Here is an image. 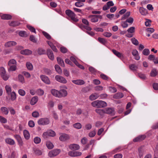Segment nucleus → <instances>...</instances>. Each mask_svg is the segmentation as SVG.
<instances>
[{
	"mask_svg": "<svg viewBox=\"0 0 158 158\" xmlns=\"http://www.w3.org/2000/svg\"><path fill=\"white\" fill-rule=\"evenodd\" d=\"M92 106L97 108H101L106 106L107 105L106 103L103 101L96 100L92 102L91 103Z\"/></svg>",
	"mask_w": 158,
	"mask_h": 158,
	"instance_id": "nucleus-1",
	"label": "nucleus"
},
{
	"mask_svg": "<svg viewBox=\"0 0 158 158\" xmlns=\"http://www.w3.org/2000/svg\"><path fill=\"white\" fill-rule=\"evenodd\" d=\"M49 123V120L48 118H43L39 119L38 123L40 125H44L48 124Z\"/></svg>",
	"mask_w": 158,
	"mask_h": 158,
	"instance_id": "nucleus-2",
	"label": "nucleus"
},
{
	"mask_svg": "<svg viewBox=\"0 0 158 158\" xmlns=\"http://www.w3.org/2000/svg\"><path fill=\"white\" fill-rule=\"evenodd\" d=\"M55 79L58 82L63 84H66L67 82V80L64 77L59 75H56L55 76Z\"/></svg>",
	"mask_w": 158,
	"mask_h": 158,
	"instance_id": "nucleus-3",
	"label": "nucleus"
},
{
	"mask_svg": "<svg viewBox=\"0 0 158 158\" xmlns=\"http://www.w3.org/2000/svg\"><path fill=\"white\" fill-rule=\"evenodd\" d=\"M60 149L53 150L50 151L48 153V156L51 157H53L58 155L60 152Z\"/></svg>",
	"mask_w": 158,
	"mask_h": 158,
	"instance_id": "nucleus-4",
	"label": "nucleus"
},
{
	"mask_svg": "<svg viewBox=\"0 0 158 158\" xmlns=\"http://www.w3.org/2000/svg\"><path fill=\"white\" fill-rule=\"evenodd\" d=\"M65 13L72 20H74L75 17V14L71 10L68 9L66 10Z\"/></svg>",
	"mask_w": 158,
	"mask_h": 158,
	"instance_id": "nucleus-5",
	"label": "nucleus"
},
{
	"mask_svg": "<svg viewBox=\"0 0 158 158\" xmlns=\"http://www.w3.org/2000/svg\"><path fill=\"white\" fill-rule=\"evenodd\" d=\"M41 80L45 83L49 85L50 84V81L48 77L45 75H40Z\"/></svg>",
	"mask_w": 158,
	"mask_h": 158,
	"instance_id": "nucleus-6",
	"label": "nucleus"
},
{
	"mask_svg": "<svg viewBox=\"0 0 158 158\" xmlns=\"http://www.w3.org/2000/svg\"><path fill=\"white\" fill-rule=\"evenodd\" d=\"M72 81L74 84L80 85H83L85 83L84 81L81 79L73 80H72Z\"/></svg>",
	"mask_w": 158,
	"mask_h": 158,
	"instance_id": "nucleus-7",
	"label": "nucleus"
},
{
	"mask_svg": "<svg viewBox=\"0 0 158 158\" xmlns=\"http://www.w3.org/2000/svg\"><path fill=\"white\" fill-rule=\"evenodd\" d=\"M105 113L106 114L114 115L115 114L114 110L113 108H106L105 109Z\"/></svg>",
	"mask_w": 158,
	"mask_h": 158,
	"instance_id": "nucleus-8",
	"label": "nucleus"
},
{
	"mask_svg": "<svg viewBox=\"0 0 158 158\" xmlns=\"http://www.w3.org/2000/svg\"><path fill=\"white\" fill-rule=\"evenodd\" d=\"M69 138V135L66 134H62L59 137L60 140L63 141H65Z\"/></svg>",
	"mask_w": 158,
	"mask_h": 158,
	"instance_id": "nucleus-9",
	"label": "nucleus"
},
{
	"mask_svg": "<svg viewBox=\"0 0 158 158\" xmlns=\"http://www.w3.org/2000/svg\"><path fill=\"white\" fill-rule=\"evenodd\" d=\"M146 136L145 135H140L134 139L133 141L134 142H139L144 140Z\"/></svg>",
	"mask_w": 158,
	"mask_h": 158,
	"instance_id": "nucleus-10",
	"label": "nucleus"
},
{
	"mask_svg": "<svg viewBox=\"0 0 158 158\" xmlns=\"http://www.w3.org/2000/svg\"><path fill=\"white\" fill-rule=\"evenodd\" d=\"M17 43L14 41H10L6 42L4 45L6 48L10 47L15 45Z\"/></svg>",
	"mask_w": 158,
	"mask_h": 158,
	"instance_id": "nucleus-11",
	"label": "nucleus"
},
{
	"mask_svg": "<svg viewBox=\"0 0 158 158\" xmlns=\"http://www.w3.org/2000/svg\"><path fill=\"white\" fill-rule=\"evenodd\" d=\"M130 15V12L129 11L126 12L122 17V20H134L133 18H128Z\"/></svg>",
	"mask_w": 158,
	"mask_h": 158,
	"instance_id": "nucleus-12",
	"label": "nucleus"
},
{
	"mask_svg": "<svg viewBox=\"0 0 158 158\" xmlns=\"http://www.w3.org/2000/svg\"><path fill=\"white\" fill-rule=\"evenodd\" d=\"M132 55L134 56L135 59L136 60H139L140 57L139 55L138 52L136 49H134L132 52Z\"/></svg>",
	"mask_w": 158,
	"mask_h": 158,
	"instance_id": "nucleus-13",
	"label": "nucleus"
},
{
	"mask_svg": "<svg viewBox=\"0 0 158 158\" xmlns=\"http://www.w3.org/2000/svg\"><path fill=\"white\" fill-rule=\"evenodd\" d=\"M69 148L71 150H78L80 148L79 146L77 144H73L69 146Z\"/></svg>",
	"mask_w": 158,
	"mask_h": 158,
	"instance_id": "nucleus-14",
	"label": "nucleus"
},
{
	"mask_svg": "<svg viewBox=\"0 0 158 158\" xmlns=\"http://www.w3.org/2000/svg\"><path fill=\"white\" fill-rule=\"evenodd\" d=\"M47 54L48 58L51 60H53L54 59V56L52 52L50 49L47 50Z\"/></svg>",
	"mask_w": 158,
	"mask_h": 158,
	"instance_id": "nucleus-15",
	"label": "nucleus"
},
{
	"mask_svg": "<svg viewBox=\"0 0 158 158\" xmlns=\"http://www.w3.org/2000/svg\"><path fill=\"white\" fill-rule=\"evenodd\" d=\"M14 137L17 140L18 144L20 146L23 145V142L21 137L19 135H14Z\"/></svg>",
	"mask_w": 158,
	"mask_h": 158,
	"instance_id": "nucleus-16",
	"label": "nucleus"
},
{
	"mask_svg": "<svg viewBox=\"0 0 158 158\" xmlns=\"http://www.w3.org/2000/svg\"><path fill=\"white\" fill-rule=\"evenodd\" d=\"M0 110L2 114L5 115H7L9 113V110L6 107H2L0 109Z\"/></svg>",
	"mask_w": 158,
	"mask_h": 158,
	"instance_id": "nucleus-17",
	"label": "nucleus"
},
{
	"mask_svg": "<svg viewBox=\"0 0 158 158\" xmlns=\"http://www.w3.org/2000/svg\"><path fill=\"white\" fill-rule=\"evenodd\" d=\"M51 92L53 96L57 97L60 98L59 91L55 89H52L51 90Z\"/></svg>",
	"mask_w": 158,
	"mask_h": 158,
	"instance_id": "nucleus-18",
	"label": "nucleus"
},
{
	"mask_svg": "<svg viewBox=\"0 0 158 158\" xmlns=\"http://www.w3.org/2000/svg\"><path fill=\"white\" fill-rule=\"evenodd\" d=\"M9 25L11 26H16L19 25L20 23L17 20H11L9 22Z\"/></svg>",
	"mask_w": 158,
	"mask_h": 158,
	"instance_id": "nucleus-19",
	"label": "nucleus"
},
{
	"mask_svg": "<svg viewBox=\"0 0 158 158\" xmlns=\"http://www.w3.org/2000/svg\"><path fill=\"white\" fill-rule=\"evenodd\" d=\"M133 20H126V21H122L121 23V26L123 28L127 27L128 26L127 23H132Z\"/></svg>",
	"mask_w": 158,
	"mask_h": 158,
	"instance_id": "nucleus-20",
	"label": "nucleus"
},
{
	"mask_svg": "<svg viewBox=\"0 0 158 158\" xmlns=\"http://www.w3.org/2000/svg\"><path fill=\"white\" fill-rule=\"evenodd\" d=\"M99 95L97 93H94L91 94L89 97V99L91 101L95 100L99 97Z\"/></svg>",
	"mask_w": 158,
	"mask_h": 158,
	"instance_id": "nucleus-21",
	"label": "nucleus"
},
{
	"mask_svg": "<svg viewBox=\"0 0 158 158\" xmlns=\"http://www.w3.org/2000/svg\"><path fill=\"white\" fill-rule=\"evenodd\" d=\"M59 91L60 98L65 97L67 95V91L64 89H61Z\"/></svg>",
	"mask_w": 158,
	"mask_h": 158,
	"instance_id": "nucleus-22",
	"label": "nucleus"
},
{
	"mask_svg": "<svg viewBox=\"0 0 158 158\" xmlns=\"http://www.w3.org/2000/svg\"><path fill=\"white\" fill-rule=\"evenodd\" d=\"M6 142L10 145H13L15 143V142L14 140L10 138H7L5 139Z\"/></svg>",
	"mask_w": 158,
	"mask_h": 158,
	"instance_id": "nucleus-23",
	"label": "nucleus"
},
{
	"mask_svg": "<svg viewBox=\"0 0 158 158\" xmlns=\"http://www.w3.org/2000/svg\"><path fill=\"white\" fill-rule=\"evenodd\" d=\"M129 68L133 71H136L137 70L138 66L134 64H131L129 65Z\"/></svg>",
	"mask_w": 158,
	"mask_h": 158,
	"instance_id": "nucleus-24",
	"label": "nucleus"
},
{
	"mask_svg": "<svg viewBox=\"0 0 158 158\" xmlns=\"http://www.w3.org/2000/svg\"><path fill=\"white\" fill-rule=\"evenodd\" d=\"M32 52L29 49H25L21 50L20 53L21 54L25 55H29L32 53Z\"/></svg>",
	"mask_w": 158,
	"mask_h": 158,
	"instance_id": "nucleus-25",
	"label": "nucleus"
},
{
	"mask_svg": "<svg viewBox=\"0 0 158 158\" xmlns=\"http://www.w3.org/2000/svg\"><path fill=\"white\" fill-rule=\"evenodd\" d=\"M23 132L25 138L27 140L29 139L30 136L28 131L26 130H25L23 131Z\"/></svg>",
	"mask_w": 158,
	"mask_h": 158,
	"instance_id": "nucleus-26",
	"label": "nucleus"
},
{
	"mask_svg": "<svg viewBox=\"0 0 158 158\" xmlns=\"http://www.w3.org/2000/svg\"><path fill=\"white\" fill-rule=\"evenodd\" d=\"M138 151L139 156L141 158L143 156V154L144 149L142 147L139 148L138 149Z\"/></svg>",
	"mask_w": 158,
	"mask_h": 158,
	"instance_id": "nucleus-27",
	"label": "nucleus"
},
{
	"mask_svg": "<svg viewBox=\"0 0 158 158\" xmlns=\"http://www.w3.org/2000/svg\"><path fill=\"white\" fill-rule=\"evenodd\" d=\"M12 16L8 14H4L1 16V18L3 20H10L11 19Z\"/></svg>",
	"mask_w": 158,
	"mask_h": 158,
	"instance_id": "nucleus-28",
	"label": "nucleus"
},
{
	"mask_svg": "<svg viewBox=\"0 0 158 158\" xmlns=\"http://www.w3.org/2000/svg\"><path fill=\"white\" fill-rule=\"evenodd\" d=\"M26 66L28 70L31 71L33 69V67L32 64L29 62L26 63Z\"/></svg>",
	"mask_w": 158,
	"mask_h": 158,
	"instance_id": "nucleus-29",
	"label": "nucleus"
},
{
	"mask_svg": "<svg viewBox=\"0 0 158 158\" xmlns=\"http://www.w3.org/2000/svg\"><path fill=\"white\" fill-rule=\"evenodd\" d=\"M123 95L121 93H118L115 94L113 96V98H114L119 99L123 97Z\"/></svg>",
	"mask_w": 158,
	"mask_h": 158,
	"instance_id": "nucleus-30",
	"label": "nucleus"
},
{
	"mask_svg": "<svg viewBox=\"0 0 158 158\" xmlns=\"http://www.w3.org/2000/svg\"><path fill=\"white\" fill-rule=\"evenodd\" d=\"M96 112L97 113L101 116H103L104 114H105V109H97L96 110Z\"/></svg>",
	"mask_w": 158,
	"mask_h": 158,
	"instance_id": "nucleus-31",
	"label": "nucleus"
},
{
	"mask_svg": "<svg viewBox=\"0 0 158 158\" xmlns=\"http://www.w3.org/2000/svg\"><path fill=\"white\" fill-rule=\"evenodd\" d=\"M112 52L114 55L118 58H121L123 57L122 54L116 50L113 49L112 50Z\"/></svg>",
	"mask_w": 158,
	"mask_h": 158,
	"instance_id": "nucleus-32",
	"label": "nucleus"
},
{
	"mask_svg": "<svg viewBox=\"0 0 158 158\" xmlns=\"http://www.w3.org/2000/svg\"><path fill=\"white\" fill-rule=\"evenodd\" d=\"M38 101V97L36 96H35L32 98L31 101V104L32 105H34L37 103Z\"/></svg>",
	"mask_w": 158,
	"mask_h": 158,
	"instance_id": "nucleus-33",
	"label": "nucleus"
},
{
	"mask_svg": "<svg viewBox=\"0 0 158 158\" xmlns=\"http://www.w3.org/2000/svg\"><path fill=\"white\" fill-rule=\"evenodd\" d=\"M57 60L58 64L61 66L64 67V61L60 57H57Z\"/></svg>",
	"mask_w": 158,
	"mask_h": 158,
	"instance_id": "nucleus-34",
	"label": "nucleus"
},
{
	"mask_svg": "<svg viewBox=\"0 0 158 158\" xmlns=\"http://www.w3.org/2000/svg\"><path fill=\"white\" fill-rule=\"evenodd\" d=\"M46 145L48 148L52 149L53 147V145L52 143L49 141H47L46 143Z\"/></svg>",
	"mask_w": 158,
	"mask_h": 158,
	"instance_id": "nucleus-35",
	"label": "nucleus"
},
{
	"mask_svg": "<svg viewBox=\"0 0 158 158\" xmlns=\"http://www.w3.org/2000/svg\"><path fill=\"white\" fill-rule=\"evenodd\" d=\"M73 127L77 129H80L82 127L81 124L79 123H77L73 124Z\"/></svg>",
	"mask_w": 158,
	"mask_h": 158,
	"instance_id": "nucleus-36",
	"label": "nucleus"
},
{
	"mask_svg": "<svg viewBox=\"0 0 158 158\" xmlns=\"http://www.w3.org/2000/svg\"><path fill=\"white\" fill-rule=\"evenodd\" d=\"M41 32L44 36L48 40H50L51 38V36L47 32L43 31Z\"/></svg>",
	"mask_w": 158,
	"mask_h": 158,
	"instance_id": "nucleus-37",
	"label": "nucleus"
},
{
	"mask_svg": "<svg viewBox=\"0 0 158 158\" xmlns=\"http://www.w3.org/2000/svg\"><path fill=\"white\" fill-rule=\"evenodd\" d=\"M10 94L11 96V99L12 101L15 100L16 98V96L15 93L13 91L10 93Z\"/></svg>",
	"mask_w": 158,
	"mask_h": 158,
	"instance_id": "nucleus-38",
	"label": "nucleus"
},
{
	"mask_svg": "<svg viewBox=\"0 0 158 158\" xmlns=\"http://www.w3.org/2000/svg\"><path fill=\"white\" fill-rule=\"evenodd\" d=\"M5 89L7 94L8 95H10V93L11 92V87L8 85H6L5 86Z\"/></svg>",
	"mask_w": 158,
	"mask_h": 158,
	"instance_id": "nucleus-39",
	"label": "nucleus"
},
{
	"mask_svg": "<svg viewBox=\"0 0 158 158\" xmlns=\"http://www.w3.org/2000/svg\"><path fill=\"white\" fill-rule=\"evenodd\" d=\"M55 68L56 71L59 74L62 73V70L59 66L58 65H56Z\"/></svg>",
	"mask_w": 158,
	"mask_h": 158,
	"instance_id": "nucleus-40",
	"label": "nucleus"
},
{
	"mask_svg": "<svg viewBox=\"0 0 158 158\" xmlns=\"http://www.w3.org/2000/svg\"><path fill=\"white\" fill-rule=\"evenodd\" d=\"M157 74V72L154 69H153L150 73V75L152 77H154L156 76Z\"/></svg>",
	"mask_w": 158,
	"mask_h": 158,
	"instance_id": "nucleus-41",
	"label": "nucleus"
},
{
	"mask_svg": "<svg viewBox=\"0 0 158 158\" xmlns=\"http://www.w3.org/2000/svg\"><path fill=\"white\" fill-rule=\"evenodd\" d=\"M8 64V65H11L12 64L16 65V61L15 60L12 59L9 61Z\"/></svg>",
	"mask_w": 158,
	"mask_h": 158,
	"instance_id": "nucleus-42",
	"label": "nucleus"
},
{
	"mask_svg": "<svg viewBox=\"0 0 158 158\" xmlns=\"http://www.w3.org/2000/svg\"><path fill=\"white\" fill-rule=\"evenodd\" d=\"M139 12L140 13L143 15H145L147 13L146 10L143 8H140L139 9Z\"/></svg>",
	"mask_w": 158,
	"mask_h": 158,
	"instance_id": "nucleus-43",
	"label": "nucleus"
},
{
	"mask_svg": "<svg viewBox=\"0 0 158 158\" xmlns=\"http://www.w3.org/2000/svg\"><path fill=\"white\" fill-rule=\"evenodd\" d=\"M38 53L40 55L44 54L45 53V50L42 48H39L38 50Z\"/></svg>",
	"mask_w": 158,
	"mask_h": 158,
	"instance_id": "nucleus-44",
	"label": "nucleus"
},
{
	"mask_svg": "<svg viewBox=\"0 0 158 158\" xmlns=\"http://www.w3.org/2000/svg\"><path fill=\"white\" fill-rule=\"evenodd\" d=\"M27 27L28 29L31 32L36 33L35 29L34 27L28 25H27Z\"/></svg>",
	"mask_w": 158,
	"mask_h": 158,
	"instance_id": "nucleus-45",
	"label": "nucleus"
},
{
	"mask_svg": "<svg viewBox=\"0 0 158 158\" xmlns=\"http://www.w3.org/2000/svg\"><path fill=\"white\" fill-rule=\"evenodd\" d=\"M2 78L5 81L7 80L9 77V75L5 73V74H3L1 75Z\"/></svg>",
	"mask_w": 158,
	"mask_h": 158,
	"instance_id": "nucleus-46",
	"label": "nucleus"
},
{
	"mask_svg": "<svg viewBox=\"0 0 158 158\" xmlns=\"http://www.w3.org/2000/svg\"><path fill=\"white\" fill-rule=\"evenodd\" d=\"M10 67L9 69V71H14L16 70V65H9Z\"/></svg>",
	"mask_w": 158,
	"mask_h": 158,
	"instance_id": "nucleus-47",
	"label": "nucleus"
},
{
	"mask_svg": "<svg viewBox=\"0 0 158 158\" xmlns=\"http://www.w3.org/2000/svg\"><path fill=\"white\" fill-rule=\"evenodd\" d=\"M142 53L144 55L148 56L150 53L149 50L148 49H145L143 50Z\"/></svg>",
	"mask_w": 158,
	"mask_h": 158,
	"instance_id": "nucleus-48",
	"label": "nucleus"
},
{
	"mask_svg": "<svg viewBox=\"0 0 158 158\" xmlns=\"http://www.w3.org/2000/svg\"><path fill=\"white\" fill-rule=\"evenodd\" d=\"M18 78L19 81L22 83H23L25 82L24 79L23 77L21 75L19 74L18 76Z\"/></svg>",
	"mask_w": 158,
	"mask_h": 158,
	"instance_id": "nucleus-49",
	"label": "nucleus"
},
{
	"mask_svg": "<svg viewBox=\"0 0 158 158\" xmlns=\"http://www.w3.org/2000/svg\"><path fill=\"white\" fill-rule=\"evenodd\" d=\"M34 141L36 144L40 143L41 141V139L40 137H36L34 139Z\"/></svg>",
	"mask_w": 158,
	"mask_h": 158,
	"instance_id": "nucleus-50",
	"label": "nucleus"
},
{
	"mask_svg": "<svg viewBox=\"0 0 158 158\" xmlns=\"http://www.w3.org/2000/svg\"><path fill=\"white\" fill-rule=\"evenodd\" d=\"M19 35L21 36L26 37L27 36L26 31H21L19 33Z\"/></svg>",
	"mask_w": 158,
	"mask_h": 158,
	"instance_id": "nucleus-51",
	"label": "nucleus"
},
{
	"mask_svg": "<svg viewBox=\"0 0 158 158\" xmlns=\"http://www.w3.org/2000/svg\"><path fill=\"white\" fill-rule=\"evenodd\" d=\"M0 121L1 123H7V120L5 118L0 115Z\"/></svg>",
	"mask_w": 158,
	"mask_h": 158,
	"instance_id": "nucleus-52",
	"label": "nucleus"
},
{
	"mask_svg": "<svg viewBox=\"0 0 158 158\" xmlns=\"http://www.w3.org/2000/svg\"><path fill=\"white\" fill-rule=\"evenodd\" d=\"M98 41L101 44H104L106 43V41L104 39L99 37L98 39Z\"/></svg>",
	"mask_w": 158,
	"mask_h": 158,
	"instance_id": "nucleus-53",
	"label": "nucleus"
},
{
	"mask_svg": "<svg viewBox=\"0 0 158 158\" xmlns=\"http://www.w3.org/2000/svg\"><path fill=\"white\" fill-rule=\"evenodd\" d=\"M93 18L91 20H98V19H102V16L100 15H95L93 16Z\"/></svg>",
	"mask_w": 158,
	"mask_h": 158,
	"instance_id": "nucleus-54",
	"label": "nucleus"
},
{
	"mask_svg": "<svg viewBox=\"0 0 158 158\" xmlns=\"http://www.w3.org/2000/svg\"><path fill=\"white\" fill-rule=\"evenodd\" d=\"M48 132L49 136H50L53 137L56 135L55 132L52 130H49L48 131Z\"/></svg>",
	"mask_w": 158,
	"mask_h": 158,
	"instance_id": "nucleus-55",
	"label": "nucleus"
},
{
	"mask_svg": "<svg viewBox=\"0 0 158 158\" xmlns=\"http://www.w3.org/2000/svg\"><path fill=\"white\" fill-rule=\"evenodd\" d=\"M36 92L37 94L40 96L43 95L44 93V92L43 90L41 89H38L37 90Z\"/></svg>",
	"mask_w": 158,
	"mask_h": 158,
	"instance_id": "nucleus-56",
	"label": "nucleus"
},
{
	"mask_svg": "<svg viewBox=\"0 0 158 158\" xmlns=\"http://www.w3.org/2000/svg\"><path fill=\"white\" fill-rule=\"evenodd\" d=\"M131 41L132 44L135 45H137L139 44L138 41L135 38H132L131 39Z\"/></svg>",
	"mask_w": 158,
	"mask_h": 158,
	"instance_id": "nucleus-57",
	"label": "nucleus"
},
{
	"mask_svg": "<svg viewBox=\"0 0 158 158\" xmlns=\"http://www.w3.org/2000/svg\"><path fill=\"white\" fill-rule=\"evenodd\" d=\"M32 115L34 118H38L39 116V113L38 111H35L32 113Z\"/></svg>",
	"mask_w": 158,
	"mask_h": 158,
	"instance_id": "nucleus-58",
	"label": "nucleus"
},
{
	"mask_svg": "<svg viewBox=\"0 0 158 158\" xmlns=\"http://www.w3.org/2000/svg\"><path fill=\"white\" fill-rule=\"evenodd\" d=\"M44 71L45 74L48 75H50L52 73L51 71L48 69H44Z\"/></svg>",
	"mask_w": 158,
	"mask_h": 158,
	"instance_id": "nucleus-59",
	"label": "nucleus"
},
{
	"mask_svg": "<svg viewBox=\"0 0 158 158\" xmlns=\"http://www.w3.org/2000/svg\"><path fill=\"white\" fill-rule=\"evenodd\" d=\"M127 31L130 33H132L135 31V28L134 27H131L128 29Z\"/></svg>",
	"mask_w": 158,
	"mask_h": 158,
	"instance_id": "nucleus-60",
	"label": "nucleus"
},
{
	"mask_svg": "<svg viewBox=\"0 0 158 158\" xmlns=\"http://www.w3.org/2000/svg\"><path fill=\"white\" fill-rule=\"evenodd\" d=\"M103 89V87L99 85L95 87V90L97 91H102Z\"/></svg>",
	"mask_w": 158,
	"mask_h": 158,
	"instance_id": "nucleus-61",
	"label": "nucleus"
},
{
	"mask_svg": "<svg viewBox=\"0 0 158 158\" xmlns=\"http://www.w3.org/2000/svg\"><path fill=\"white\" fill-rule=\"evenodd\" d=\"M19 94L22 96H24L25 94V92L22 89H20L18 91Z\"/></svg>",
	"mask_w": 158,
	"mask_h": 158,
	"instance_id": "nucleus-62",
	"label": "nucleus"
},
{
	"mask_svg": "<svg viewBox=\"0 0 158 158\" xmlns=\"http://www.w3.org/2000/svg\"><path fill=\"white\" fill-rule=\"evenodd\" d=\"M96 134V132L95 131H93L89 133V136L90 137H93L95 136Z\"/></svg>",
	"mask_w": 158,
	"mask_h": 158,
	"instance_id": "nucleus-63",
	"label": "nucleus"
},
{
	"mask_svg": "<svg viewBox=\"0 0 158 158\" xmlns=\"http://www.w3.org/2000/svg\"><path fill=\"white\" fill-rule=\"evenodd\" d=\"M9 109L11 114L14 115L15 114L16 111L12 107H10Z\"/></svg>",
	"mask_w": 158,
	"mask_h": 158,
	"instance_id": "nucleus-64",
	"label": "nucleus"
}]
</instances>
